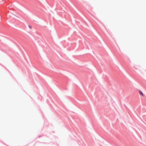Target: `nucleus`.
Listing matches in <instances>:
<instances>
[{"mask_svg":"<svg viewBox=\"0 0 146 146\" xmlns=\"http://www.w3.org/2000/svg\"><path fill=\"white\" fill-rule=\"evenodd\" d=\"M139 92L140 95L142 96L143 97L144 96L143 93L141 91L139 90Z\"/></svg>","mask_w":146,"mask_h":146,"instance_id":"1","label":"nucleus"},{"mask_svg":"<svg viewBox=\"0 0 146 146\" xmlns=\"http://www.w3.org/2000/svg\"><path fill=\"white\" fill-rule=\"evenodd\" d=\"M30 27V28H31V27Z\"/></svg>","mask_w":146,"mask_h":146,"instance_id":"2","label":"nucleus"}]
</instances>
